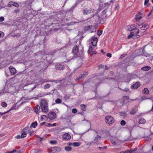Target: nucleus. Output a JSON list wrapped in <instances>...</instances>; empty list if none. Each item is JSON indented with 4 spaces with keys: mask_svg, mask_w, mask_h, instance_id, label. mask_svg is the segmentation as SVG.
Here are the masks:
<instances>
[{
    "mask_svg": "<svg viewBox=\"0 0 153 153\" xmlns=\"http://www.w3.org/2000/svg\"><path fill=\"white\" fill-rule=\"evenodd\" d=\"M40 105L42 112L44 113H47L48 111V103L45 100H42L40 102Z\"/></svg>",
    "mask_w": 153,
    "mask_h": 153,
    "instance_id": "obj_1",
    "label": "nucleus"
},
{
    "mask_svg": "<svg viewBox=\"0 0 153 153\" xmlns=\"http://www.w3.org/2000/svg\"><path fill=\"white\" fill-rule=\"evenodd\" d=\"M78 47L77 46H76L73 48L72 50V52L73 54L72 53H71L69 54V57L67 58V60L68 61H70V60L74 58V54H76L78 52Z\"/></svg>",
    "mask_w": 153,
    "mask_h": 153,
    "instance_id": "obj_2",
    "label": "nucleus"
},
{
    "mask_svg": "<svg viewBox=\"0 0 153 153\" xmlns=\"http://www.w3.org/2000/svg\"><path fill=\"white\" fill-rule=\"evenodd\" d=\"M105 120L106 124L109 125L112 124L114 122V118L111 115H108L105 116Z\"/></svg>",
    "mask_w": 153,
    "mask_h": 153,
    "instance_id": "obj_3",
    "label": "nucleus"
},
{
    "mask_svg": "<svg viewBox=\"0 0 153 153\" xmlns=\"http://www.w3.org/2000/svg\"><path fill=\"white\" fill-rule=\"evenodd\" d=\"M61 151L60 148L59 147H54L51 148L48 150L49 153H54L56 152H59Z\"/></svg>",
    "mask_w": 153,
    "mask_h": 153,
    "instance_id": "obj_4",
    "label": "nucleus"
},
{
    "mask_svg": "<svg viewBox=\"0 0 153 153\" xmlns=\"http://www.w3.org/2000/svg\"><path fill=\"white\" fill-rule=\"evenodd\" d=\"M28 129V127H26L22 131V133L21 135H18L16 136V138L18 139H20V138H22L26 137V132L25 130Z\"/></svg>",
    "mask_w": 153,
    "mask_h": 153,
    "instance_id": "obj_5",
    "label": "nucleus"
},
{
    "mask_svg": "<svg viewBox=\"0 0 153 153\" xmlns=\"http://www.w3.org/2000/svg\"><path fill=\"white\" fill-rule=\"evenodd\" d=\"M94 10L92 8L89 9H85L83 10V14L84 15H88L93 13Z\"/></svg>",
    "mask_w": 153,
    "mask_h": 153,
    "instance_id": "obj_6",
    "label": "nucleus"
},
{
    "mask_svg": "<svg viewBox=\"0 0 153 153\" xmlns=\"http://www.w3.org/2000/svg\"><path fill=\"white\" fill-rule=\"evenodd\" d=\"M48 117L51 120H53L56 117V114L54 112H50L48 114Z\"/></svg>",
    "mask_w": 153,
    "mask_h": 153,
    "instance_id": "obj_7",
    "label": "nucleus"
},
{
    "mask_svg": "<svg viewBox=\"0 0 153 153\" xmlns=\"http://www.w3.org/2000/svg\"><path fill=\"white\" fill-rule=\"evenodd\" d=\"M98 39L97 37L93 36L91 38V43L93 46H95L98 41Z\"/></svg>",
    "mask_w": 153,
    "mask_h": 153,
    "instance_id": "obj_8",
    "label": "nucleus"
},
{
    "mask_svg": "<svg viewBox=\"0 0 153 153\" xmlns=\"http://www.w3.org/2000/svg\"><path fill=\"white\" fill-rule=\"evenodd\" d=\"M55 68L57 70H63L65 68V67L63 65L57 63L55 65Z\"/></svg>",
    "mask_w": 153,
    "mask_h": 153,
    "instance_id": "obj_9",
    "label": "nucleus"
},
{
    "mask_svg": "<svg viewBox=\"0 0 153 153\" xmlns=\"http://www.w3.org/2000/svg\"><path fill=\"white\" fill-rule=\"evenodd\" d=\"M62 139L64 140H69L71 138V135L68 133H65L63 134L62 137Z\"/></svg>",
    "mask_w": 153,
    "mask_h": 153,
    "instance_id": "obj_10",
    "label": "nucleus"
},
{
    "mask_svg": "<svg viewBox=\"0 0 153 153\" xmlns=\"http://www.w3.org/2000/svg\"><path fill=\"white\" fill-rule=\"evenodd\" d=\"M101 137L99 136V135H97L94 137V141H93L94 142V143L96 144L97 145L99 144V141L101 140Z\"/></svg>",
    "mask_w": 153,
    "mask_h": 153,
    "instance_id": "obj_11",
    "label": "nucleus"
},
{
    "mask_svg": "<svg viewBox=\"0 0 153 153\" xmlns=\"http://www.w3.org/2000/svg\"><path fill=\"white\" fill-rule=\"evenodd\" d=\"M140 85V82H137L134 84L131 85V87L132 89H136L138 88Z\"/></svg>",
    "mask_w": 153,
    "mask_h": 153,
    "instance_id": "obj_12",
    "label": "nucleus"
},
{
    "mask_svg": "<svg viewBox=\"0 0 153 153\" xmlns=\"http://www.w3.org/2000/svg\"><path fill=\"white\" fill-rule=\"evenodd\" d=\"M10 70V72L11 74L12 75H14L16 73V70L13 67L10 66L9 67Z\"/></svg>",
    "mask_w": 153,
    "mask_h": 153,
    "instance_id": "obj_13",
    "label": "nucleus"
},
{
    "mask_svg": "<svg viewBox=\"0 0 153 153\" xmlns=\"http://www.w3.org/2000/svg\"><path fill=\"white\" fill-rule=\"evenodd\" d=\"M137 111V108L136 106L134 107L130 112V114L132 115L135 114Z\"/></svg>",
    "mask_w": 153,
    "mask_h": 153,
    "instance_id": "obj_14",
    "label": "nucleus"
},
{
    "mask_svg": "<svg viewBox=\"0 0 153 153\" xmlns=\"http://www.w3.org/2000/svg\"><path fill=\"white\" fill-rule=\"evenodd\" d=\"M88 74V71H86L84 72L83 74H81L79 75L80 76V78H81L82 79H83Z\"/></svg>",
    "mask_w": 153,
    "mask_h": 153,
    "instance_id": "obj_15",
    "label": "nucleus"
},
{
    "mask_svg": "<svg viewBox=\"0 0 153 153\" xmlns=\"http://www.w3.org/2000/svg\"><path fill=\"white\" fill-rule=\"evenodd\" d=\"M128 99H129V98L128 96L124 97L123 98V100L122 101V103L123 104H124L126 102H129Z\"/></svg>",
    "mask_w": 153,
    "mask_h": 153,
    "instance_id": "obj_16",
    "label": "nucleus"
},
{
    "mask_svg": "<svg viewBox=\"0 0 153 153\" xmlns=\"http://www.w3.org/2000/svg\"><path fill=\"white\" fill-rule=\"evenodd\" d=\"M131 32L134 35H137L139 32V30L138 28L134 29L131 31Z\"/></svg>",
    "mask_w": 153,
    "mask_h": 153,
    "instance_id": "obj_17",
    "label": "nucleus"
},
{
    "mask_svg": "<svg viewBox=\"0 0 153 153\" xmlns=\"http://www.w3.org/2000/svg\"><path fill=\"white\" fill-rule=\"evenodd\" d=\"M151 68L150 66H147L142 67L141 68V70L143 71H147L149 70Z\"/></svg>",
    "mask_w": 153,
    "mask_h": 153,
    "instance_id": "obj_18",
    "label": "nucleus"
},
{
    "mask_svg": "<svg viewBox=\"0 0 153 153\" xmlns=\"http://www.w3.org/2000/svg\"><path fill=\"white\" fill-rule=\"evenodd\" d=\"M142 93L145 94H149V91L147 88H145L142 91Z\"/></svg>",
    "mask_w": 153,
    "mask_h": 153,
    "instance_id": "obj_19",
    "label": "nucleus"
},
{
    "mask_svg": "<svg viewBox=\"0 0 153 153\" xmlns=\"http://www.w3.org/2000/svg\"><path fill=\"white\" fill-rule=\"evenodd\" d=\"M93 27L92 25H89L88 26H86L84 28V30L85 31H86L89 29L92 30L93 28H92Z\"/></svg>",
    "mask_w": 153,
    "mask_h": 153,
    "instance_id": "obj_20",
    "label": "nucleus"
},
{
    "mask_svg": "<svg viewBox=\"0 0 153 153\" xmlns=\"http://www.w3.org/2000/svg\"><path fill=\"white\" fill-rule=\"evenodd\" d=\"M149 27V25H144L141 27V28L142 30H146Z\"/></svg>",
    "mask_w": 153,
    "mask_h": 153,
    "instance_id": "obj_21",
    "label": "nucleus"
},
{
    "mask_svg": "<svg viewBox=\"0 0 153 153\" xmlns=\"http://www.w3.org/2000/svg\"><path fill=\"white\" fill-rule=\"evenodd\" d=\"M40 82H41L42 84L45 82H55V81H51L47 79H42V80L40 81Z\"/></svg>",
    "mask_w": 153,
    "mask_h": 153,
    "instance_id": "obj_22",
    "label": "nucleus"
},
{
    "mask_svg": "<svg viewBox=\"0 0 153 153\" xmlns=\"http://www.w3.org/2000/svg\"><path fill=\"white\" fill-rule=\"evenodd\" d=\"M37 125V122L35 121V122H33L31 123V125H30V127L31 128L32 127H33L34 128H35L36 127Z\"/></svg>",
    "mask_w": 153,
    "mask_h": 153,
    "instance_id": "obj_23",
    "label": "nucleus"
},
{
    "mask_svg": "<svg viewBox=\"0 0 153 153\" xmlns=\"http://www.w3.org/2000/svg\"><path fill=\"white\" fill-rule=\"evenodd\" d=\"M141 17L140 16V13L137 14L135 16V19L136 20H140L141 19Z\"/></svg>",
    "mask_w": 153,
    "mask_h": 153,
    "instance_id": "obj_24",
    "label": "nucleus"
},
{
    "mask_svg": "<svg viewBox=\"0 0 153 153\" xmlns=\"http://www.w3.org/2000/svg\"><path fill=\"white\" fill-rule=\"evenodd\" d=\"M39 106L38 105H36V108L34 109V111L36 114H38L39 113Z\"/></svg>",
    "mask_w": 153,
    "mask_h": 153,
    "instance_id": "obj_25",
    "label": "nucleus"
},
{
    "mask_svg": "<svg viewBox=\"0 0 153 153\" xmlns=\"http://www.w3.org/2000/svg\"><path fill=\"white\" fill-rule=\"evenodd\" d=\"M145 120L143 118H140L139 120V124H144L146 123Z\"/></svg>",
    "mask_w": 153,
    "mask_h": 153,
    "instance_id": "obj_26",
    "label": "nucleus"
},
{
    "mask_svg": "<svg viewBox=\"0 0 153 153\" xmlns=\"http://www.w3.org/2000/svg\"><path fill=\"white\" fill-rule=\"evenodd\" d=\"M80 145V143L79 142H76L73 143V146L75 147L79 146Z\"/></svg>",
    "mask_w": 153,
    "mask_h": 153,
    "instance_id": "obj_27",
    "label": "nucleus"
},
{
    "mask_svg": "<svg viewBox=\"0 0 153 153\" xmlns=\"http://www.w3.org/2000/svg\"><path fill=\"white\" fill-rule=\"evenodd\" d=\"M106 16V12L105 10H103L102 12V15L101 18L102 19H104L105 18Z\"/></svg>",
    "mask_w": 153,
    "mask_h": 153,
    "instance_id": "obj_28",
    "label": "nucleus"
},
{
    "mask_svg": "<svg viewBox=\"0 0 153 153\" xmlns=\"http://www.w3.org/2000/svg\"><path fill=\"white\" fill-rule=\"evenodd\" d=\"M65 149L67 151L69 152L71 150L72 148L71 147L69 146H65Z\"/></svg>",
    "mask_w": 153,
    "mask_h": 153,
    "instance_id": "obj_29",
    "label": "nucleus"
},
{
    "mask_svg": "<svg viewBox=\"0 0 153 153\" xmlns=\"http://www.w3.org/2000/svg\"><path fill=\"white\" fill-rule=\"evenodd\" d=\"M51 86V85L49 84H47L44 86V89H46L49 88Z\"/></svg>",
    "mask_w": 153,
    "mask_h": 153,
    "instance_id": "obj_30",
    "label": "nucleus"
},
{
    "mask_svg": "<svg viewBox=\"0 0 153 153\" xmlns=\"http://www.w3.org/2000/svg\"><path fill=\"white\" fill-rule=\"evenodd\" d=\"M81 108L83 111L86 110V105L84 104H81L80 105Z\"/></svg>",
    "mask_w": 153,
    "mask_h": 153,
    "instance_id": "obj_31",
    "label": "nucleus"
},
{
    "mask_svg": "<svg viewBox=\"0 0 153 153\" xmlns=\"http://www.w3.org/2000/svg\"><path fill=\"white\" fill-rule=\"evenodd\" d=\"M137 27V25H131V31L134 30V29H136V28Z\"/></svg>",
    "mask_w": 153,
    "mask_h": 153,
    "instance_id": "obj_32",
    "label": "nucleus"
},
{
    "mask_svg": "<svg viewBox=\"0 0 153 153\" xmlns=\"http://www.w3.org/2000/svg\"><path fill=\"white\" fill-rule=\"evenodd\" d=\"M137 149V148H134V149H132L131 150H129L130 153H134V152H135Z\"/></svg>",
    "mask_w": 153,
    "mask_h": 153,
    "instance_id": "obj_33",
    "label": "nucleus"
},
{
    "mask_svg": "<svg viewBox=\"0 0 153 153\" xmlns=\"http://www.w3.org/2000/svg\"><path fill=\"white\" fill-rule=\"evenodd\" d=\"M1 105L3 107H6L7 106V104L5 102H3L1 103Z\"/></svg>",
    "mask_w": 153,
    "mask_h": 153,
    "instance_id": "obj_34",
    "label": "nucleus"
},
{
    "mask_svg": "<svg viewBox=\"0 0 153 153\" xmlns=\"http://www.w3.org/2000/svg\"><path fill=\"white\" fill-rule=\"evenodd\" d=\"M93 50V47L92 46H89V49L88 51V52L89 53H91L92 52Z\"/></svg>",
    "mask_w": 153,
    "mask_h": 153,
    "instance_id": "obj_35",
    "label": "nucleus"
},
{
    "mask_svg": "<svg viewBox=\"0 0 153 153\" xmlns=\"http://www.w3.org/2000/svg\"><path fill=\"white\" fill-rule=\"evenodd\" d=\"M62 100L59 98H58L55 100L56 103H61Z\"/></svg>",
    "mask_w": 153,
    "mask_h": 153,
    "instance_id": "obj_36",
    "label": "nucleus"
},
{
    "mask_svg": "<svg viewBox=\"0 0 153 153\" xmlns=\"http://www.w3.org/2000/svg\"><path fill=\"white\" fill-rule=\"evenodd\" d=\"M27 130H28V132H27V133L29 134L30 135V136H31L32 133H33V131H31L30 129H29L28 128V129ZM26 131V130H25V131H26V132L27 131Z\"/></svg>",
    "mask_w": 153,
    "mask_h": 153,
    "instance_id": "obj_37",
    "label": "nucleus"
},
{
    "mask_svg": "<svg viewBox=\"0 0 153 153\" xmlns=\"http://www.w3.org/2000/svg\"><path fill=\"white\" fill-rule=\"evenodd\" d=\"M94 144V142L93 141L91 142H88L86 143V145L88 146H90L91 145H93Z\"/></svg>",
    "mask_w": 153,
    "mask_h": 153,
    "instance_id": "obj_38",
    "label": "nucleus"
},
{
    "mask_svg": "<svg viewBox=\"0 0 153 153\" xmlns=\"http://www.w3.org/2000/svg\"><path fill=\"white\" fill-rule=\"evenodd\" d=\"M126 124V122L124 120H122L120 122V124L122 126H124Z\"/></svg>",
    "mask_w": 153,
    "mask_h": 153,
    "instance_id": "obj_39",
    "label": "nucleus"
},
{
    "mask_svg": "<svg viewBox=\"0 0 153 153\" xmlns=\"http://www.w3.org/2000/svg\"><path fill=\"white\" fill-rule=\"evenodd\" d=\"M48 125L49 126H56V123H54L53 124H51L50 123H48Z\"/></svg>",
    "mask_w": 153,
    "mask_h": 153,
    "instance_id": "obj_40",
    "label": "nucleus"
},
{
    "mask_svg": "<svg viewBox=\"0 0 153 153\" xmlns=\"http://www.w3.org/2000/svg\"><path fill=\"white\" fill-rule=\"evenodd\" d=\"M13 2L11 1L10 2H9V3H8V4L7 5L8 7H11V6L13 5Z\"/></svg>",
    "mask_w": 153,
    "mask_h": 153,
    "instance_id": "obj_41",
    "label": "nucleus"
},
{
    "mask_svg": "<svg viewBox=\"0 0 153 153\" xmlns=\"http://www.w3.org/2000/svg\"><path fill=\"white\" fill-rule=\"evenodd\" d=\"M33 151H34L35 153H40L39 150V149H37L34 150H32V152H33Z\"/></svg>",
    "mask_w": 153,
    "mask_h": 153,
    "instance_id": "obj_42",
    "label": "nucleus"
},
{
    "mask_svg": "<svg viewBox=\"0 0 153 153\" xmlns=\"http://www.w3.org/2000/svg\"><path fill=\"white\" fill-rule=\"evenodd\" d=\"M51 144H56L57 143L56 141L55 140L50 141V142Z\"/></svg>",
    "mask_w": 153,
    "mask_h": 153,
    "instance_id": "obj_43",
    "label": "nucleus"
},
{
    "mask_svg": "<svg viewBox=\"0 0 153 153\" xmlns=\"http://www.w3.org/2000/svg\"><path fill=\"white\" fill-rule=\"evenodd\" d=\"M77 111V110L76 108H73L72 110V112L74 114L76 113Z\"/></svg>",
    "mask_w": 153,
    "mask_h": 153,
    "instance_id": "obj_44",
    "label": "nucleus"
},
{
    "mask_svg": "<svg viewBox=\"0 0 153 153\" xmlns=\"http://www.w3.org/2000/svg\"><path fill=\"white\" fill-rule=\"evenodd\" d=\"M134 35H133V34H132L131 32H130V34L128 36L127 38L128 39H129L132 37Z\"/></svg>",
    "mask_w": 153,
    "mask_h": 153,
    "instance_id": "obj_45",
    "label": "nucleus"
},
{
    "mask_svg": "<svg viewBox=\"0 0 153 153\" xmlns=\"http://www.w3.org/2000/svg\"><path fill=\"white\" fill-rule=\"evenodd\" d=\"M127 30L131 31V25L128 26L126 28Z\"/></svg>",
    "mask_w": 153,
    "mask_h": 153,
    "instance_id": "obj_46",
    "label": "nucleus"
},
{
    "mask_svg": "<svg viewBox=\"0 0 153 153\" xmlns=\"http://www.w3.org/2000/svg\"><path fill=\"white\" fill-rule=\"evenodd\" d=\"M13 5L16 7H18L19 6V5L18 3L13 2Z\"/></svg>",
    "mask_w": 153,
    "mask_h": 153,
    "instance_id": "obj_47",
    "label": "nucleus"
},
{
    "mask_svg": "<svg viewBox=\"0 0 153 153\" xmlns=\"http://www.w3.org/2000/svg\"><path fill=\"white\" fill-rule=\"evenodd\" d=\"M13 107H11L9 110H8L7 111H6V112H5L4 113V114H5L6 113H7L9 112L10 111H11L12 110H13Z\"/></svg>",
    "mask_w": 153,
    "mask_h": 153,
    "instance_id": "obj_48",
    "label": "nucleus"
},
{
    "mask_svg": "<svg viewBox=\"0 0 153 153\" xmlns=\"http://www.w3.org/2000/svg\"><path fill=\"white\" fill-rule=\"evenodd\" d=\"M20 34L19 33H17L15 35H12V36L13 37H19L20 36Z\"/></svg>",
    "mask_w": 153,
    "mask_h": 153,
    "instance_id": "obj_49",
    "label": "nucleus"
},
{
    "mask_svg": "<svg viewBox=\"0 0 153 153\" xmlns=\"http://www.w3.org/2000/svg\"><path fill=\"white\" fill-rule=\"evenodd\" d=\"M142 99V100H145L146 99H149L150 98H147L146 96H142L141 97Z\"/></svg>",
    "mask_w": 153,
    "mask_h": 153,
    "instance_id": "obj_50",
    "label": "nucleus"
},
{
    "mask_svg": "<svg viewBox=\"0 0 153 153\" xmlns=\"http://www.w3.org/2000/svg\"><path fill=\"white\" fill-rule=\"evenodd\" d=\"M104 68V65H103L101 64V65H99V68L100 69H101L102 68Z\"/></svg>",
    "mask_w": 153,
    "mask_h": 153,
    "instance_id": "obj_51",
    "label": "nucleus"
},
{
    "mask_svg": "<svg viewBox=\"0 0 153 153\" xmlns=\"http://www.w3.org/2000/svg\"><path fill=\"white\" fill-rule=\"evenodd\" d=\"M97 35L98 36H100L101 35V34L102 33V32L101 31H99V30H98L97 31Z\"/></svg>",
    "mask_w": 153,
    "mask_h": 153,
    "instance_id": "obj_52",
    "label": "nucleus"
},
{
    "mask_svg": "<svg viewBox=\"0 0 153 153\" xmlns=\"http://www.w3.org/2000/svg\"><path fill=\"white\" fill-rule=\"evenodd\" d=\"M4 18L3 17H0V22H2L4 20Z\"/></svg>",
    "mask_w": 153,
    "mask_h": 153,
    "instance_id": "obj_53",
    "label": "nucleus"
},
{
    "mask_svg": "<svg viewBox=\"0 0 153 153\" xmlns=\"http://www.w3.org/2000/svg\"><path fill=\"white\" fill-rule=\"evenodd\" d=\"M149 0H145L144 2L145 5H146L149 2Z\"/></svg>",
    "mask_w": 153,
    "mask_h": 153,
    "instance_id": "obj_54",
    "label": "nucleus"
},
{
    "mask_svg": "<svg viewBox=\"0 0 153 153\" xmlns=\"http://www.w3.org/2000/svg\"><path fill=\"white\" fill-rule=\"evenodd\" d=\"M4 33L0 32V38L2 37L3 36Z\"/></svg>",
    "mask_w": 153,
    "mask_h": 153,
    "instance_id": "obj_55",
    "label": "nucleus"
},
{
    "mask_svg": "<svg viewBox=\"0 0 153 153\" xmlns=\"http://www.w3.org/2000/svg\"><path fill=\"white\" fill-rule=\"evenodd\" d=\"M107 56L109 57H111V54L110 53H108L107 54Z\"/></svg>",
    "mask_w": 153,
    "mask_h": 153,
    "instance_id": "obj_56",
    "label": "nucleus"
},
{
    "mask_svg": "<svg viewBox=\"0 0 153 153\" xmlns=\"http://www.w3.org/2000/svg\"><path fill=\"white\" fill-rule=\"evenodd\" d=\"M126 55V54H122L120 56V58L121 59H122V58H123V57H125Z\"/></svg>",
    "mask_w": 153,
    "mask_h": 153,
    "instance_id": "obj_57",
    "label": "nucleus"
},
{
    "mask_svg": "<svg viewBox=\"0 0 153 153\" xmlns=\"http://www.w3.org/2000/svg\"><path fill=\"white\" fill-rule=\"evenodd\" d=\"M79 79H82L81 78H80V75L79 76V77H77L75 79L76 80H78Z\"/></svg>",
    "mask_w": 153,
    "mask_h": 153,
    "instance_id": "obj_58",
    "label": "nucleus"
},
{
    "mask_svg": "<svg viewBox=\"0 0 153 153\" xmlns=\"http://www.w3.org/2000/svg\"><path fill=\"white\" fill-rule=\"evenodd\" d=\"M43 117H45V119H46L48 117L45 115H43L42 116H41V118L42 119H43L44 118H43Z\"/></svg>",
    "mask_w": 153,
    "mask_h": 153,
    "instance_id": "obj_59",
    "label": "nucleus"
},
{
    "mask_svg": "<svg viewBox=\"0 0 153 153\" xmlns=\"http://www.w3.org/2000/svg\"><path fill=\"white\" fill-rule=\"evenodd\" d=\"M133 128L131 127H128V129L131 132Z\"/></svg>",
    "mask_w": 153,
    "mask_h": 153,
    "instance_id": "obj_60",
    "label": "nucleus"
},
{
    "mask_svg": "<svg viewBox=\"0 0 153 153\" xmlns=\"http://www.w3.org/2000/svg\"><path fill=\"white\" fill-rule=\"evenodd\" d=\"M121 114H121V115H123V116H125L126 114L125 112H123L121 113Z\"/></svg>",
    "mask_w": 153,
    "mask_h": 153,
    "instance_id": "obj_61",
    "label": "nucleus"
},
{
    "mask_svg": "<svg viewBox=\"0 0 153 153\" xmlns=\"http://www.w3.org/2000/svg\"><path fill=\"white\" fill-rule=\"evenodd\" d=\"M19 10H14V12L15 13H19Z\"/></svg>",
    "mask_w": 153,
    "mask_h": 153,
    "instance_id": "obj_62",
    "label": "nucleus"
},
{
    "mask_svg": "<svg viewBox=\"0 0 153 153\" xmlns=\"http://www.w3.org/2000/svg\"><path fill=\"white\" fill-rule=\"evenodd\" d=\"M73 143H67V145H69V146H70V145H73Z\"/></svg>",
    "mask_w": 153,
    "mask_h": 153,
    "instance_id": "obj_63",
    "label": "nucleus"
},
{
    "mask_svg": "<svg viewBox=\"0 0 153 153\" xmlns=\"http://www.w3.org/2000/svg\"><path fill=\"white\" fill-rule=\"evenodd\" d=\"M129 152H130L129 151V150H127L126 151H125V152L124 151V153H130Z\"/></svg>",
    "mask_w": 153,
    "mask_h": 153,
    "instance_id": "obj_64",
    "label": "nucleus"
}]
</instances>
